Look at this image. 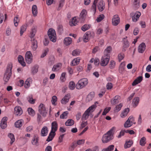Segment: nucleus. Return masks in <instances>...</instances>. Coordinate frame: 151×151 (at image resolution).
<instances>
[{"label":"nucleus","instance_id":"64","mask_svg":"<svg viewBox=\"0 0 151 151\" xmlns=\"http://www.w3.org/2000/svg\"><path fill=\"white\" fill-rule=\"evenodd\" d=\"M49 50L48 49H46L44 50L43 52L42 53L41 56V58H43L47 54Z\"/></svg>","mask_w":151,"mask_h":151},{"label":"nucleus","instance_id":"21","mask_svg":"<svg viewBox=\"0 0 151 151\" xmlns=\"http://www.w3.org/2000/svg\"><path fill=\"white\" fill-rule=\"evenodd\" d=\"M98 0H94V2L92 6L91 9V12L94 15L96 12V4Z\"/></svg>","mask_w":151,"mask_h":151},{"label":"nucleus","instance_id":"19","mask_svg":"<svg viewBox=\"0 0 151 151\" xmlns=\"http://www.w3.org/2000/svg\"><path fill=\"white\" fill-rule=\"evenodd\" d=\"M48 128L46 127H44L42 128L41 131V134L42 136H46L48 132Z\"/></svg>","mask_w":151,"mask_h":151},{"label":"nucleus","instance_id":"54","mask_svg":"<svg viewBox=\"0 0 151 151\" xmlns=\"http://www.w3.org/2000/svg\"><path fill=\"white\" fill-rule=\"evenodd\" d=\"M132 125L129 121L127 120L124 124V126L125 128H129L131 127Z\"/></svg>","mask_w":151,"mask_h":151},{"label":"nucleus","instance_id":"42","mask_svg":"<svg viewBox=\"0 0 151 151\" xmlns=\"http://www.w3.org/2000/svg\"><path fill=\"white\" fill-rule=\"evenodd\" d=\"M133 143V142L132 140H129L126 142L124 145V147L125 148L130 147Z\"/></svg>","mask_w":151,"mask_h":151},{"label":"nucleus","instance_id":"43","mask_svg":"<svg viewBox=\"0 0 151 151\" xmlns=\"http://www.w3.org/2000/svg\"><path fill=\"white\" fill-rule=\"evenodd\" d=\"M139 101V97H136L133 100V106L136 107L138 104Z\"/></svg>","mask_w":151,"mask_h":151},{"label":"nucleus","instance_id":"9","mask_svg":"<svg viewBox=\"0 0 151 151\" xmlns=\"http://www.w3.org/2000/svg\"><path fill=\"white\" fill-rule=\"evenodd\" d=\"M93 33L91 31H88L84 35L83 37V41L85 42H87L93 36Z\"/></svg>","mask_w":151,"mask_h":151},{"label":"nucleus","instance_id":"30","mask_svg":"<svg viewBox=\"0 0 151 151\" xmlns=\"http://www.w3.org/2000/svg\"><path fill=\"white\" fill-rule=\"evenodd\" d=\"M55 134V132L51 131L49 136L47 139V141L48 142L52 140Z\"/></svg>","mask_w":151,"mask_h":151},{"label":"nucleus","instance_id":"29","mask_svg":"<svg viewBox=\"0 0 151 151\" xmlns=\"http://www.w3.org/2000/svg\"><path fill=\"white\" fill-rule=\"evenodd\" d=\"M94 96V94L93 93H90L87 96L86 101L87 102H88L91 101L93 98Z\"/></svg>","mask_w":151,"mask_h":151},{"label":"nucleus","instance_id":"7","mask_svg":"<svg viewBox=\"0 0 151 151\" xmlns=\"http://www.w3.org/2000/svg\"><path fill=\"white\" fill-rule=\"evenodd\" d=\"M38 111L40 113L44 116H45L47 114L46 108L45 105L42 104H41L38 108Z\"/></svg>","mask_w":151,"mask_h":151},{"label":"nucleus","instance_id":"55","mask_svg":"<svg viewBox=\"0 0 151 151\" xmlns=\"http://www.w3.org/2000/svg\"><path fill=\"white\" fill-rule=\"evenodd\" d=\"M38 67L37 65L34 66L32 69V72L33 74L36 73L38 71Z\"/></svg>","mask_w":151,"mask_h":151},{"label":"nucleus","instance_id":"34","mask_svg":"<svg viewBox=\"0 0 151 151\" xmlns=\"http://www.w3.org/2000/svg\"><path fill=\"white\" fill-rule=\"evenodd\" d=\"M32 11L34 16H36L37 14V7L36 5H34L32 6Z\"/></svg>","mask_w":151,"mask_h":151},{"label":"nucleus","instance_id":"11","mask_svg":"<svg viewBox=\"0 0 151 151\" xmlns=\"http://www.w3.org/2000/svg\"><path fill=\"white\" fill-rule=\"evenodd\" d=\"M120 22V18L117 14L114 15L112 19V23L114 26H117Z\"/></svg>","mask_w":151,"mask_h":151},{"label":"nucleus","instance_id":"63","mask_svg":"<svg viewBox=\"0 0 151 151\" xmlns=\"http://www.w3.org/2000/svg\"><path fill=\"white\" fill-rule=\"evenodd\" d=\"M111 109L110 107H108L106 108L104 111L102 113V115H106L107 113H108L109 111Z\"/></svg>","mask_w":151,"mask_h":151},{"label":"nucleus","instance_id":"31","mask_svg":"<svg viewBox=\"0 0 151 151\" xmlns=\"http://www.w3.org/2000/svg\"><path fill=\"white\" fill-rule=\"evenodd\" d=\"M76 17H74L72 20L69 22V24L71 26H76L78 22Z\"/></svg>","mask_w":151,"mask_h":151},{"label":"nucleus","instance_id":"32","mask_svg":"<svg viewBox=\"0 0 151 151\" xmlns=\"http://www.w3.org/2000/svg\"><path fill=\"white\" fill-rule=\"evenodd\" d=\"M18 59L19 62L22 66H25V63L24 61V58L22 55H19Z\"/></svg>","mask_w":151,"mask_h":151},{"label":"nucleus","instance_id":"57","mask_svg":"<svg viewBox=\"0 0 151 151\" xmlns=\"http://www.w3.org/2000/svg\"><path fill=\"white\" fill-rule=\"evenodd\" d=\"M122 106V104H120L116 106L114 110L116 112L119 111L121 110Z\"/></svg>","mask_w":151,"mask_h":151},{"label":"nucleus","instance_id":"26","mask_svg":"<svg viewBox=\"0 0 151 151\" xmlns=\"http://www.w3.org/2000/svg\"><path fill=\"white\" fill-rule=\"evenodd\" d=\"M142 80V77L141 76H139L135 79L132 83L133 86H134L140 83Z\"/></svg>","mask_w":151,"mask_h":151},{"label":"nucleus","instance_id":"20","mask_svg":"<svg viewBox=\"0 0 151 151\" xmlns=\"http://www.w3.org/2000/svg\"><path fill=\"white\" fill-rule=\"evenodd\" d=\"M58 125L57 122H54L51 124V131L55 132L58 129Z\"/></svg>","mask_w":151,"mask_h":151},{"label":"nucleus","instance_id":"37","mask_svg":"<svg viewBox=\"0 0 151 151\" xmlns=\"http://www.w3.org/2000/svg\"><path fill=\"white\" fill-rule=\"evenodd\" d=\"M27 111L28 114L31 116H33L35 114V111L32 108H28Z\"/></svg>","mask_w":151,"mask_h":151},{"label":"nucleus","instance_id":"39","mask_svg":"<svg viewBox=\"0 0 151 151\" xmlns=\"http://www.w3.org/2000/svg\"><path fill=\"white\" fill-rule=\"evenodd\" d=\"M125 65V63L123 62L120 65L119 67V71L120 73H122L124 70Z\"/></svg>","mask_w":151,"mask_h":151},{"label":"nucleus","instance_id":"3","mask_svg":"<svg viewBox=\"0 0 151 151\" xmlns=\"http://www.w3.org/2000/svg\"><path fill=\"white\" fill-rule=\"evenodd\" d=\"M110 60L109 55L105 54L103 56L100 60V64L102 66H105L108 64Z\"/></svg>","mask_w":151,"mask_h":151},{"label":"nucleus","instance_id":"41","mask_svg":"<svg viewBox=\"0 0 151 151\" xmlns=\"http://www.w3.org/2000/svg\"><path fill=\"white\" fill-rule=\"evenodd\" d=\"M32 80L30 78H28L25 82L24 86L25 88H28L30 86L29 82Z\"/></svg>","mask_w":151,"mask_h":151},{"label":"nucleus","instance_id":"56","mask_svg":"<svg viewBox=\"0 0 151 151\" xmlns=\"http://www.w3.org/2000/svg\"><path fill=\"white\" fill-rule=\"evenodd\" d=\"M133 4L136 7H138L139 6L140 0H132Z\"/></svg>","mask_w":151,"mask_h":151},{"label":"nucleus","instance_id":"44","mask_svg":"<svg viewBox=\"0 0 151 151\" xmlns=\"http://www.w3.org/2000/svg\"><path fill=\"white\" fill-rule=\"evenodd\" d=\"M75 86L76 84L73 81H71L69 83L68 87L70 90H74L75 88Z\"/></svg>","mask_w":151,"mask_h":151},{"label":"nucleus","instance_id":"27","mask_svg":"<svg viewBox=\"0 0 151 151\" xmlns=\"http://www.w3.org/2000/svg\"><path fill=\"white\" fill-rule=\"evenodd\" d=\"M129 111V108H127L124 109L121 113L120 116L122 118L125 117L127 115Z\"/></svg>","mask_w":151,"mask_h":151},{"label":"nucleus","instance_id":"51","mask_svg":"<svg viewBox=\"0 0 151 151\" xmlns=\"http://www.w3.org/2000/svg\"><path fill=\"white\" fill-rule=\"evenodd\" d=\"M90 25L89 24H85L81 28V29L83 31H85L89 29L90 28Z\"/></svg>","mask_w":151,"mask_h":151},{"label":"nucleus","instance_id":"2","mask_svg":"<svg viewBox=\"0 0 151 151\" xmlns=\"http://www.w3.org/2000/svg\"><path fill=\"white\" fill-rule=\"evenodd\" d=\"M96 106L95 104H93L88 108L85 112L83 114L82 119H86L88 117L90 114L93 112L96 108Z\"/></svg>","mask_w":151,"mask_h":151},{"label":"nucleus","instance_id":"16","mask_svg":"<svg viewBox=\"0 0 151 151\" xmlns=\"http://www.w3.org/2000/svg\"><path fill=\"white\" fill-rule=\"evenodd\" d=\"M7 119L6 117H4L1 119L0 124V126L1 128L4 129L6 127V121Z\"/></svg>","mask_w":151,"mask_h":151},{"label":"nucleus","instance_id":"10","mask_svg":"<svg viewBox=\"0 0 151 151\" xmlns=\"http://www.w3.org/2000/svg\"><path fill=\"white\" fill-rule=\"evenodd\" d=\"M115 129V127H113L105 134L106 135V136L110 140L112 139L113 138L114 133Z\"/></svg>","mask_w":151,"mask_h":151},{"label":"nucleus","instance_id":"18","mask_svg":"<svg viewBox=\"0 0 151 151\" xmlns=\"http://www.w3.org/2000/svg\"><path fill=\"white\" fill-rule=\"evenodd\" d=\"M62 65V64L60 63L55 64L52 68V70L53 72L58 71L61 68Z\"/></svg>","mask_w":151,"mask_h":151},{"label":"nucleus","instance_id":"12","mask_svg":"<svg viewBox=\"0 0 151 151\" xmlns=\"http://www.w3.org/2000/svg\"><path fill=\"white\" fill-rule=\"evenodd\" d=\"M23 113L22 110L19 106H16L14 109V114L17 116L21 115Z\"/></svg>","mask_w":151,"mask_h":151},{"label":"nucleus","instance_id":"22","mask_svg":"<svg viewBox=\"0 0 151 151\" xmlns=\"http://www.w3.org/2000/svg\"><path fill=\"white\" fill-rule=\"evenodd\" d=\"M120 99V96L117 95L115 96L114 99H112L111 100V104L112 105H115L118 103Z\"/></svg>","mask_w":151,"mask_h":151},{"label":"nucleus","instance_id":"5","mask_svg":"<svg viewBox=\"0 0 151 151\" xmlns=\"http://www.w3.org/2000/svg\"><path fill=\"white\" fill-rule=\"evenodd\" d=\"M47 33L50 41L55 42L56 41V36L55 30L52 28H50L48 31Z\"/></svg>","mask_w":151,"mask_h":151},{"label":"nucleus","instance_id":"15","mask_svg":"<svg viewBox=\"0 0 151 151\" xmlns=\"http://www.w3.org/2000/svg\"><path fill=\"white\" fill-rule=\"evenodd\" d=\"M70 98V95L69 94H66L61 100V103L63 104H65L68 102Z\"/></svg>","mask_w":151,"mask_h":151},{"label":"nucleus","instance_id":"24","mask_svg":"<svg viewBox=\"0 0 151 151\" xmlns=\"http://www.w3.org/2000/svg\"><path fill=\"white\" fill-rule=\"evenodd\" d=\"M129 46V42L126 39H125L124 40L123 45L122 47L123 51H125Z\"/></svg>","mask_w":151,"mask_h":151},{"label":"nucleus","instance_id":"33","mask_svg":"<svg viewBox=\"0 0 151 151\" xmlns=\"http://www.w3.org/2000/svg\"><path fill=\"white\" fill-rule=\"evenodd\" d=\"M27 24H23L21 27L20 29V35L22 36L23 33L25 32L27 29Z\"/></svg>","mask_w":151,"mask_h":151},{"label":"nucleus","instance_id":"35","mask_svg":"<svg viewBox=\"0 0 151 151\" xmlns=\"http://www.w3.org/2000/svg\"><path fill=\"white\" fill-rule=\"evenodd\" d=\"M74 123V121L72 119H68L65 122V125L66 126H71L73 125Z\"/></svg>","mask_w":151,"mask_h":151},{"label":"nucleus","instance_id":"23","mask_svg":"<svg viewBox=\"0 0 151 151\" xmlns=\"http://www.w3.org/2000/svg\"><path fill=\"white\" fill-rule=\"evenodd\" d=\"M38 137L37 135H35L32 140V143L33 145L37 146L38 145Z\"/></svg>","mask_w":151,"mask_h":151},{"label":"nucleus","instance_id":"28","mask_svg":"<svg viewBox=\"0 0 151 151\" xmlns=\"http://www.w3.org/2000/svg\"><path fill=\"white\" fill-rule=\"evenodd\" d=\"M72 42V39L70 37H67L65 38L64 40V43L66 45H69Z\"/></svg>","mask_w":151,"mask_h":151},{"label":"nucleus","instance_id":"48","mask_svg":"<svg viewBox=\"0 0 151 151\" xmlns=\"http://www.w3.org/2000/svg\"><path fill=\"white\" fill-rule=\"evenodd\" d=\"M8 137L10 139L11 141L10 142V144L12 145L13 143L15 141V138L14 137V136L13 134L10 133L8 135Z\"/></svg>","mask_w":151,"mask_h":151},{"label":"nucleus","instance_id":"13","mask_svg":"<svg viewBox=\"0 0 151 151\" xmlns=\"http://www.w3.org/2000/svg\"><path fill=\"white\" fill-rule=\"evenodd\" d=\"M146 47L145 43L144 42L142 43L139 45L138 47V52L140 53H143L145 50Z\"/></svg>","mask_w":151,"mask_h":151},{"label":"nucleus","instance_id":"6","mask_svg":"<svg viewBox=\"0 0 151 151\" xmlns=\"http://www.w3.org/2000/svg\"><path fill=\"white\" fill-rule=\"evenodd\" d=\"M32 55L30 51H27L25 55V60L28 64H30L32 62Z\"/></svg>","mask_w":151,"mask_h":151},{"label":"nucleus","instance_id":"50","mask_svg":"<svg viewBox=\"0 0 151 151\" xmlns=\"http://www.w3.org/2000/svg\"><path fill=\"white\" fill-rule=\"evenodd\" d=\"M146 143V138L145 137H143L140 140L139 142L140 145L142 146H144Z\"/></svg>","mask_w":151,"mask_h":151},{"label":"nucleus","instance_id":"61","mask_svg":"<svg viewBox=\"0 0 151 151\" xmlns=\"http://www.w3.org/2000/svg\"><path fill=\"white\" fill-rule=\"evenodd\" d=\"M57 97L55 96H52L51 100V102L52 104L54 105H56V104H55V102L57 101Z\"/></svg>","mask_w":151,"mask_h":151},{"label":"nucleus","instance_id":"14","mask_svg":"<svg viewBox=\"0 0 151 151\" xmlns=\"http://www.w3.org/2000/svg\"><path fill=\"white\" fill-rule=\"evenodd\" d=\"M97 7L100 12H102L105 8V4L102 0L99 1L97 5Z\"/></svg>","mask_w":151,"mask_h":151},{"label":"nucleus","instance_id":"62","mask_svg":"<svg viewBox=\"0 0 151 151\" xmlns=\"http://www.w3.org/2000/svg\"><path fill=\"white\" fill-rule=\"evenodd\" d=\"M72 55L74 56H78L80 54V52L78 50H74L72 52Z\"/></svg>","mask_w":151,"mask_h":151},{"label":"nucleus","instance_id":"59","mask_svg":"<svg viewBox=\"0 0 151 151\" xmlns=\"http://www.w3.org/2000/svg\"><path fill=\"white\" fill-rule=\"evenodd\" d=\"M104 18V16L103 14L100 15L97 18L96 20L97 22H99L103 20Z\"/></svg>","mask_w":151,"mask_h":151},{"label":"nucleus","instance_id":"53","mask_svg":"<svg viewBox=\"0 0 151 151\" xmlns=\"http://www.w3.org/2000/svg\"><path fill=\"white\" fill-rule=\"evenodd\" d=\"M66 73H63L60 76V80L61 82H63L65 81L66 78H65Z\"/></svg>","mask_w":151,"mask_h":151},{"label":"nucleus","instance_id":"52","mask_svg":"<svg viewBox=\"0 0 151 151\" xmlns=\"http://www.w3.org/2000/svg\"><path fill=\"white\" fill-rule=\"evenodd\" d=\"M19 22V19L18 16L15 17L14 19V25L17 27L18 26V23Z\"/></svg>","mask_w":151,"mask_h":151},{"label":"nucleus","instance_id":"25","mask_svg":"<svg viewBox=\"0 0 151 151\" xmlns=\"http://www.w3.org/2000/svg\"><path fill=\"white\" fill-rule=\"evenodd\" d=\"M27 101L30 104H34L35 103V99H33L32 95H29L27 97Z\"/></svg>","mask_w":151,"mask_h":151},{"label":"nucleus","instance_id":"36","mask_svg":"<svg viewBox=\"0 0 151 151\" xmlns=\"http://www.w3.org/2000/svg\"><path fill=\"white\" fill-rule=\"evenodd\" d=\"M116 65V62L113 60H111L109 62V67L110 69H113L115 68Z\"/></svg>","mask_w":151,"mask_h":151},{"label":"nucleus","instance_id":"58","mask_svg":"<svg viewBox=\"0 0 151 151\" xmlns=\"http://www.w3.org/2000/svg\"><path fill=\"white\" fill-rule=\"evenodd\" d=\"M111 46H108L104 50V54H108L111 51Z\"/></svg>","mask_w":151,"mask_h":151},{"label":"nucleus","instance_id":"40","mask_svg":"<svg viewBox=\"0 0 151 151\" xmlns=\"http://www.w3.org/2000/svg\"><path fill=\"white\" fill-rule=\"evenodd\" d=\"M110 140L108 138L106 134H105L103 135L102 138V141L103 143H106L109 142Z\"/></svg>","mask_w":151,"mask_h":151},{"label":"nucleus","instance_id":"45","mask_svg":"<svg viewBox=\"0 0 151 151\" xmlns=\"http://www.w3.org/2000/svg\"><path fill=\"white\" fill-rule=\"evenodd\" d=\"M36 32V29L35 28H32L30 32L31 39L32 38H34Z\"/></svg>","mask_w":151,"mask_h":151},{"label":"nucleus","instance_id":"38","mask_svg":"<svg viewBox=\"0 0 151 151\" xmlns=\"http://www.w3.org/2000/svg\"><path fill=\"white\" fill-rule=\"evenodd\" d=\"M80 60V59L79 58H75L72 61V65L73 66L77 65L79 63Z\"/></svg>","mask_w":151,"mask_h":151},{"label":"nucleus","instance_id":"17","mask_svg":"<svg viewBox=\"0 0 151 151\" xmlns=\"http://www.w3.org/2000/svg\"><path fill=\"white\" fill-rule=\"evenodd\" d=\"M31 39L32 42V48L33 50H35L37 47V41L34 38H32Z\"/></svg>","mask_w":151,"mask_h":151},{"label":"nucleus","instance_id":"47","mask_svg":"<svg viewBox=\"0 0 151 151\" xmlns=\"http://www.w3.org/2000/svg\"><path fill=\"white\" fill-rule=\"evenodd\" d=\"M68 112L65 111L63 112L60 116V118L62 119H66L68 115Z\"/></svg>","mask_w":151,"mask_h":151},{"label":"nucleus","instance_id":"8","mask_svg":"<svg viewBox=\"0 0 151 151\" xmlns=\"http://www.w3.org/2000/svg\"><path fill=\"white\" fill-rule=\"evenodd\" d=\"M87 14V12L86 10L83 9L81 12L79 18V21L81 22H83L86 19Z\"/></svg>","mask_w":151,"mask_h":151},{"label":"nucleus","instance_id":"4","mask_svg":"<svg viewBox=\"0 0 151 151\" xmlns=\"http://www.w3.org/2000/svg\"><path fill=\"white\" fill-rule=\"evenodd\" d=\"M88 83L87 78H83L79 81L76 85V88L77 89H80L85 87Z\"/></svg>","mask_w":151,"mask_h":151},{"label":"nucleus","instance_id":"49","mask_svg":"<svg viewBox=\"0 0 151 151\" xmlns=\"http://www.w3.org/2000/svg\"><path fill=\"white\" fill-rule=\"evenodd\" d=\"M114 146L113 145H111L108 146L107 148L103 149L105 151H113Z\"/></svg>","mask_w":151,"mask_h":151},{"label":"nucleus","instance_id":"60","mask_svg":"<svg viewBox=\"0 0 151 151\" xmlns=\"http://www.w3.org/2000/svg\"><path fill=\"white\" fill-rule=\"evenodd\" d=\"M128 121H129L130 122L132 123V124H135V122H134V117L132 116H130L127 120Z\"/></svg>","mask_w":151,"mask_h":151},{"label":"nucleus","instance_id":"1","mask_svg":"<svg viewBox=\"0 0 151 151\" xmlns=\"http://www.w3.org/2000/svg\"><path fill=\"white\" fill-rule=\"evenodd\" d=\"M12 68V64L11 63H10L8 65L3 78V80L5 82V84L9 81L11 76Z\"/></svg>","mask_w":151,"mask_h":151},{"label":"nucleus","instance_id":"46","mask_svg":"<svg viewBox=\"0 0 151 151\" xmlns=\"http://www.w3.org/2000/svg\"><path fill=\"white\" fill-rule=\"evenodd\" d=\"M22 120H18L15 123V127L19 128L21 127L22 125Z\"/></svg>","mask_w":151,"mask_h":151}]
</instances>
